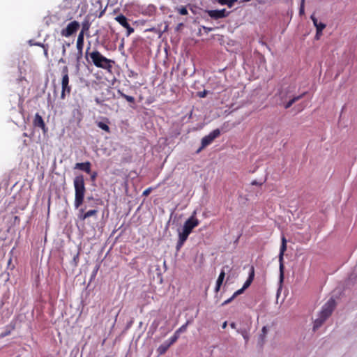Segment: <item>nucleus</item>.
<instances>
[{
	"label": "nucleus",
	"mask_w": 357,
	"mask_h": 357,
	"mask_svg": "<svg viewBox=\"0 0 357 357\" xmlns=\"http://www.w3.org/2000/svg\"><path fill=\"white\" fill-rule=\"evenodd\" d=\"M73 185L75 188L74 205L77 208L83 204L86 192L84 176L82 174L76 176L73 181Z\"/></svg>",
	"instance_id": "nucleus-1"
},
{
	"label": "nucleus",
	"mask_w": 357,
	"mask_h": 357,
	"mask_svg": "<svg viewBox=\"0 0 357 357\" xmlns=\"http://www.w3.org/2000/svg\"><path fill=\"white\" fill-rule=\"evenodd\" d=\"M335 307V301L333 298H330L322 307L320 312L319 317L314 321V329L320 327L323 323L328 318Z\"/></svg>",
	"instance_id": "nucleus-2"
},
{
	"label": "nucleus",
	"mask_w": 357,
	"mask_h": 357,
	"mask_svg": "<svg viewBox=\"0 0 357 357\" xmlns=\"http://www.w3.org/2000/svg\"><path fill=\"white\" fill-rule=\"evenodd\" d=\"M90 58L97 68L111 71L114 61L104 56L100 52L95 50L89 54Z\"/></svg>",
	"instance_id": "nucleus-3"
},
{
	"label": "nucleus",
	"mask_w": 357,
	"mask_h": 357,
	"mask_svg": "<svg viewBox=\"0 0 357 357\" xmlns=\"http://www.w3.org/2000/svg\"><path fill=\"white\" fill-rule=\"evenodd\" d=\"M69 69L67 66H65L62 68L61 74H62V79H61V87L62 91L61 93V98L65 99L66 93L70 94L71 91V87L69 86Z\"/></svg>",
	"instance_id": "nucleus-4"
},
{
	"label": "nucleus",
	"mask_w": 357,
	"mask_h": 357,
	"mask_svg": "<svg viewBox=\"0 0 357 357\" xmlns=\"http://www.w3.org/2000/svg\"><path fill=\"white\" fill-rule=\"evenodd\" d=\"M282 243L280 245V254H279V262H280V282L282 283L284 280V262H283V256L284 254V252L287 250V240L284 237V236H282Z\"/></svg>",
	"instance_id": "nucleus-5"
},
{
	"label": "nucleus",
	"mask_w": 357,
	"mask_h": 357,
	"mask_svg": "<svg viewBox=\"0 0 357 357\" xmlns=\"http://www.w3.org/2000/svg\"><path fill=\"white\" fill-rule=\"evenodd\" d=\"M220 135V131L219 129H215L212 132H211L208 135L204 137L202 139V145L200 148L197 151V153L200 152L205 147L211 144L213 141L218 137Z\"/></svg>",
	"instance_id": "nucleus-6"
},
{
	"label": "nucleus",
	"mask_w": 357,
	"mask_h": 357,
	"mask_svg": "<svg viewBox=\"0 0 357 357\" xmlns=\"http://www.w3.org/2000/svg\"><path fill=\"white\" fill-rule=\"evenodd\" d=\"M80 27L79 22L74 20L70 22L65 29L61 31V35L63 37L68 38L75 33Z\"/></svg>",
	"instance_id": "nucleus-7"
},
{
	"label": "nucleus",
	"mask_w": 357,
	"mask_h": 357,
	"mask_svg": "<svg viewBox=\"0 0 357 357\" xmlns=\"http://www.w3.org/2000/svg\"><path fill=\"white\" fill-rule=\"evenodd\" d=\"M196 211L185 222L183 229L188 233H191L192 229L199 225V221L195 218Z\"/></svg>",
	"instance_id": "nucleus-8"
},
{
	"label": "nucleus",
	"mask_w": 357,
	"mask_h": 357,
	"mask_svg": "<svg viewBox=\"0 0 357 357\" xmlns=\"http://www.w3.org/2000/svg\"><path fill=\"white\" fill-rule=\"evenodd\" d=\"M33 126L35 128H40L43 134H46L47 132L48 128L46 126L43 117L38 113H36L34 116Z\"/></svg>",
	"instance_id": "nucleus-9"
},
{
	"label": "nucleus",
	"mask_w": 357,
	"mask_h": 357,
	"mask_svg": "<svg viewBox=\"0 0 357 357\" xmlns=\"http://www.w3.org/2000/svg\"><path fill=\"white\" fill-rule=\"evenodd\" d=\"M206 13L208 16L214 20L226 17L229 13L225 8L222 10H206Z\"/></svg>",
	"instance_id": "nucleus-10"
},
{
	"label": "nucleus",
	"mask_w": 357,
	"mask_h": 357,
	"mask_svg": "<svg viewBox=\"0 0 357 357\" xmlns=\"http://www.w3.org/2000/svg\"><path fill=\"white\" fill-rule=\"evenodd\" d=\"M91 164L89 161L85 162H77L75 164L74 169H79L87 174L91 173Z\"/></svg>",
	"instance_id": "nucleus-11"
},
{
	"label": "nucleus",
	"mask_w": 357,
	"mask_h": 357,
	"mask_svg": "<svg viewBox=\"0 0 357 357\" xmlns=\"http://www.w3.org/2000/svg\"><path fill=\"white\" fill-rule=\"evenodd\" d=\"M254 278H255V268L253 266H252L250 268V270L249 276H248L247 280L245 281V282L244 283L243 288L245 289L248 288L250 286L251 283L252 282Z\"/></svg>",
	"instance_id": "nucleus-12"
},
{
	"label": "nucleus",
	"mask_w": 357,
	"mask_h": 357,
	"mask_svg": "<svg viewBox=\"0 0 357 357\" xmlns=\"http://www.w3.org/2000/svg\"><path fill=\"white\" fill-rule=\"evenodd\" d=\"M314 26L316 27L317 31L319 32H322L323 30L326 28V25L324 23L319 22L318 20L314 17V15H312L310 17Z\"/></svg>",
	"instance_id": "nucleus-13"
},
{
	"label": "nucleus",
	"mask_w": 357,
	"mask_h": 357,
	"mask_svg": "<svg viewBox=\"0 0 357 357\" xmlns=\"http://www.w3.org/2000/svg\"><path fill=\"white\" fill-rule=\"evenodd\" d=\"M115 20L118 22L123 27H127L130 24L128 22L126 17L122 14L117 15Z\"/></svg>",
	"instance_id": "nucleus-14"
},
{
	"label": "nucleus",
	"mask_w": 357,
	"mask_h": 357,
	"mask_svg": "<svg viewBox=\"0 0 357 357\" xmlns=\"http://www.w3.org/2000/svg\"><path fill=\"white\" fill-rule=\"evenodd\" d=\"M84 35H83V32H79L77 39L76 47L77 49H82L84 48Z\"/></svg>",
	"instance_id": "nucleus-15"
},
{
	"label": "nucleus",
	"mask_w": 357,
	"mask_h": 357,
	"mask_svg": "<svg viewBox=\"0 0 357 357\" xmlns=\"http://www.w3.org/2000/svg\"><path fill=\"white\" fill-rule=\"evenodd\" d=\"M305 93H302L301 95L297 96L291 98L289 101H288L285 105H284L285 109H288L292 106L294 103H295L296 101L301 99L304 96Z\"/></svg>",
	"instance_id": "nucleus-16"
},
{
	"label": "nucleus",
	"mask_w": 357,
	"mask_h": 357,
	"mask_svg": "<svg viewBox=\"0 0 357 357\" xmlns=\"http://www.w3.org/2000/svg\"><path fill=\"white\" fill-rule=\"evenodd\" d=\"M169 347L170 345L168 344L167 342H165L158 347L157 352L159 355H163L167 352Z\"/></svg>",
	"instance_id": "nucleus-17"
},
{
	"label": "nucleus",
	"mask_w": 357,
	"mask_h": 357,
	"mask_svg": "<svg viewBox=\"0 0 357 357\" xmlns=\"http://www.w3.org/2000/svg\"><path fill=\"white\" fill-rule=\"evenodd\" d=\"M117 93L119 94V96L124 99H126L128 102L130 103H135V99L133 96H130L128 95L125 94L122 91L118 90Z\"/></svg>",
	"instance_id": "nucleus-18"
},
{
	"label": "nucleus",
	"mask_w": 357,
	"mask_h": 357,
	"mask_svg": "<svg viewBox=\"0 0 357 357\" xmlns=\"http://www.w3.org/2000/svg\"><path fill=\"white\" fill-rule=\"evenodd\" d=\"M98 213V211L96 209L89 210L85 213H84L82 216H80V218L82 220H85L89 217L96 215Z\"/></svg>",
	"instance_id": "nucleus-19"
},
{
	"label": "nucleus",
	"mask_w": 357,
	"mask_h": 357,
	"mask_svg": "<svg viewBox=\"0 0 357 357\" xmlns=\"http://www.w3.org/2000/svg\"><path fill=\"white\" fill-rule=\"evenodd\" d=\"M267 334V328L266 326H264L261 330V333L259 335V343L262 346L265 342V337Z\"/></svg>",
	"instance_id": "nucleus-20"
},
{
	"label": "nucleus",
	"mask_w": 357,
	"mask_h": 357,
	"mask_svg": "<svg viewBox=\"0 0 357 357\" xmlns=\"http://www.w3.org/2000/svg\"><path fill=\"white\" fill-rule=\"evenodd\" d=\"M77 52L75 54V59L77 65L79 64L81 59L83 56V50L82 49H77Z\"/></svg>",
	"instance_id": "nucleus-21"
},
{
	"label": "nucleus",
	"mask_w": 357,
	"mask_h": 357,
	"mask_svg": "<svg viewBox=\"0 0 357 357\" xmlns=\"http://www.w3.org/2000/svg\"><path fill=\"white\" fill-rule=\"evenodd\" d=\"M217 1L221 5H227L229 8H231L234 6V3L237 0H217Z\"/></svg>",
	"instance_id": "nucleus-22"
},
{
	"label": "nucleus",
	"mask_w": 357,
	"mask_h": 357,
	"mask_svg": "<svg viewBox=\"0 0 357 357\" xmlns=\"http://www.w3.org/2000/svg\"><path fill=\"white\" fill-rule=\"evenodd\" d=\"M97 126L98 128L105 130V132H107L108 133L110 132V128L107 123L102 122V121H99L97 123Z\"/></svg>",
	"instance_id": "nucleus-23"
},
{
	"label": "nucleus",
	"mask_w": 357,
	"mask_h": 357,
	"mask_svg": "<svg viewBox=\"0 0 357 357\" xmlns=\"http://www.w3.org/2000/svg\"><path fill=\"white\" fill-rule=\"evenodd\" d=\"M90 28V23L88 20H85L82 24V30L80 32H83V35H84L85 32L88 31Z\"/></svg>",
	"instance_id": "nucleus-24"
},
{
	"label": "nucleus",
	"mask_w": 357,
	"mask_h": 357,
	"mask_svg": "<svg viewBox=\"0 0 357 357\" xmlns=\"http://www.w3.org/2000/svg\"><path fill=\"white\" fill-rule=\"evenodd\" d=\"M190 235V233L187 232L186 231L183 230L178 234V239L181 241H185Z\"/></svg>",
	"instance_id": "nucleus-25"
},
{
	"label": "nucleus",
	"mask_w": 357,
	"mask_h": 357,
	"mask_svg": "<svg viewBox=\"0 0 357 357\" xmlns=\"http://www.w3.org/2000/svg\"><path fill=\"white\" fill-rule=\"evenodd\" d=\"M178 337L179 335L177 333H174V334L166 342H167L168 344L171 346L177 341Z\"/></svg>",
	"instance_id": "nucleus-26"
},
{
	"label": "nucleus",
	"mask_w": 357,
	"mask_h": 357,
	"mask_svg": "<svg viewBox=\"0 0 357 357\" xmlns=\"http://www.w3.org/2000/svg\"><path fill=\"white\" fill-rule=\"evenodd\" d=\"M225 273L223 270L221 271L218 278V280L216 281V283L218 284V285H222V282H223V280H224V278H225Z\"/></svg>",
	"instance_id": "nucleus-27"
},
{
	"label": "nucleus",
	"mask_w": 357,
	"mask_h": 357,
	"mask_svg": "<svg viewBox=\"0 0 357 357\" xmlns=\"http://www.w3.org/2000/svg\"><path fill=\"white\" fill-rule=\"evenodd\" d=\"M188 324V321L186 322L185 324L182 325L179 328H178L175 331V333H177L178 335H180V333H183L186 331Z\"/></svg>",
	"instance_id": "nucleus-28"
},
{
	"label": "nucleus",
	"mask_w": 357,
	"mask_h": 357,
	"mask_svg": "<svg viewBox=\"0 0 357 357\" xmlns=\"http://www.w3.org/2000/svg\"><path fill=\"white\" fill-rule=\"evenodd\" d=\"M177 10H178V13H179L180 15H188V10H187V9H186V8H185V7H184V6H181V8H178L177 9Z\"/></svg>",
	"instance_id": "nucleus-29"
},
{
	"label": "nucleus",
	"mask_w": 357,
	"mask_h": 357,
	"mask_svg": "<svg viewBox=\"0 0 357 357\" xmlns=\"http://www.w3.org/2000/svg\"><path fill=\"white\" fill-rule=\"evenodd\" d=\"M305 14V0H301L300 8H299V15H303Z\"/></svg>",
	"instance_id": "nucleus-30"
},
{
	"label": "nucleus",
	"mask_w": 357,
	"mask_h": 357,
	"mask_svg": "<svg viewBox=\"0 0 357 357\" xmlns=\"http://www.w3.org/2000/svg\"><path fill=\"white\" fill-rule=\"evenodd\" d=\"M153 190V188H152V187H149V188H146L145 190H144L142 195L147 197L148 195H149V194L152 192Z\"/></svg>",
	"instance_id": "nucleus-31"
},
{
	"label": "nucleus",
	"mask_w": 357,
	"mask_h": 357,
	"mask_svg": "<svg viewBox=\"0 0 357 357\" xmlns=\"http://www.w3.org/2000/svg\"><path fill=\"white\" fill-rule=\"evenodd\" d=\"M241 333L242 336L243 337V338L245 339V342H248V341L249 340L248 333L245 330H243V331H241Z\"/></svg>",
	"instance_id": "nucleus-32"
},
{
	"label": "nucleus",
	"mask_w": 357,
	"mask_h": 357,
	"mask_svg": "<svg viewBox=\"0 0 357 357\" xmlns=\"http://www.w3.org/2000/svg\"><path fill=\"white\" fill-rule=\"evenodd\" d=\"M42 48L44 51V56L46 59H49V54H48V45H42Z\"/></svg>",
	"instance_id": "nucleus-33"
},
{
	"label": "nucleus",
	"mask_w": 357,
	"mask_h": 357,
	"mask_svg": "<svg viewBox=\"0 0 357 357\" xmlns=\"http://www.w3.org/2000/svg\"><path fill=\"white\" fill-rule=\"evenodd\" d=\"M127 30V36H129L131 33L134 32V29L129 24L127 27H126Z\"/></svg>",
	"instance_id": "nucleus-34"
},
{
	"label": "nucleus",
	"mask_w": 357,
	"mask_h": 357,
	"mask_svg": "<svg viewBox=\"0 0 357 357\" xmlns=\"http://www.w3.org/2000/svg\"><path fill=\"white\" fill-rule=\"evenodd\" d=\"M245 289H243V287L238 290H237L236 292H234V294H233V298H236L237 296L243 293V291H245Z\"/></svg>",
	"instance_id": "nucleus-35"
},
{
	"label": "nucleus",
	"mask_w": 357,
	"mask_h": 357,
	"mask_svg": "<svg viewBox=\"0 0 357 357\" xmlns=\"http://www.w3.org/2000/svg\"><path fill=\"white\" fill-rule=\"evenodd\" d=\"M98 176V173L96 172H93L91 174V180L92 181H95Z\"/></svg>",
	"instance_id": "nucleus-36"
},
{
	"label": "nucleus",
	"mask_w": 357,
	"mask_h": 357,
	"mask_svg": "<svg viewBox=\"0 0 357 357\" xmlns=\"http://www.w3.org/2000/svg\"><path fill=\"white\" fill-rule=\"evenodd\" d=\"M184 241H181V240L178 239V242H177V245H176V250H179L180 248L183 246V245L184 244Z\"/></svg>",
	"instance_id": "nucleus-37"
},
{
	"label": "nucleus",
	"mask_w": 357,
	"mask_h": 357,
	"mask_svg": "<svg viewBox=\"0 0 357 357\" xmlns=\"http://www.w3.org/2000/svg\"><path fill=\"white\" fill-rule=\"evenodd\" d=\"M206 94H207V91H205V90H204V91H201V92H199V93H198V96H199V97H200V98H204V97H206Z\"/></svg>",
	"instance_id": "nucleus-38"
},
{
	"label": "nucleus",
	"mask_w": 357,
	"mask_h": 357,
	"mask_svg": "<svg viewBox=\"0 0 357 357\" xmlns=\"http://www.w3.org/2000/svg\"><path fill=\"white\" fill-rule=\"evenodd\" d=\"M321 36H322V32H319V31H317L316 35H315V39L319 40Z\"/></svg>",
	"instance_id": "nucleus-39"
},
{
	"label": "nucleus",
	"mask_w": 357,
	"mask_h": 357,
	"mask_svg": "<svg viewBox=\"0 0 357 357\" xmlns=\"http://www.w3.org/2000/svg\"><path fill=\"white\" fill-rule=\"evenodd\" d=\"M251 184L252 185H261L263 184V182L259 183V182H257L256 180H254L252 181Z\"/></svg>",
	"instance_id": "nucleus-40"
},
{
	"label": "nucleus",
	"mask_w": 357,
	"mask_h": 357,
	"mask_svg": "<svg viewBox=\"0 0 357 357\" xmlns=\"http://www.w3.org/2000/svg\"><path fill=\"white\" fill-rule=\"evenodd\" d=\"M234 298H233V296L231 297H230L229 298H228L227 300H226L223 303H222V305H227L228 303H229Z\"/></svg>",
	"instance_id": "nucleus-41"
},
{
	"label": "nucleus",
	"mask_w": 357,
	"mask_h": 357,
	"mask_svg": "<svg viewBox=\"0 0 357 357\" xmlns=\"http://www.w3.org/2000/svg\"><path fill=\"white\" fill-rule=\"evenodd\" d=\"M220 287H221V285H218V284L216 283V286H215V292H218V291H220Z\"/></svg>",
	"instance_id": "nucleus-42"
},
{
	"label": "nucleus",
	"mask_w": 357,
	"mask_h": 357,
	"mask_svg": "<svg viewBox=\"0 0 357 357\" xmlns=\"http://www.w3.org/2000/svg\"><path fill=\"white\" fill-rule=\"evenodd\" d=\"M227 326V321H225V322L222 324V328L223 329H225V328H226Z\"/></svg>",
	"instance_id": "nucleus-43"
},
{
	"label": "nucleus",
	"mask_w": 357,
	"mask_h": 357,
	"mask_svg": "<svg viewBox=\"0 0 357 357\" xmlns=\"http://www.w3.org/2000/svg\"><path fill=\"white\" fill-rule=\"evenodd\" d=\"M35 45L39 46L42 47V45H45V44L40 43H35Z\"/></svg>",
	"instance_id": "nucleus-44"
},
{
	"label": "nucleus",
	"mask_w": 357,
	"mask_h": 357,
	"mask_svg": "<svg viewBox=\"0 0 357 357\" xmlns=\"http://www.w3.org/2000/svg\"><path fill=\"white\" fill-rule=\"evenodd\" d=\"M230 326L232 328H236V324L234 323H231L230 324Z\"/></svg>",
	"instance_id": "nucleus-45"
},
{
	"label": "nucleus",
	"mask_w": 357,
	"mask_h": 357,
	"mask_svg": "<svg viewBox=\"0 0 357 357\" xmlns=\"http://www.w3.org/2000/svg\"><path fill=\"white\" fill-rule=\"evenodd\" d=\"M8 334H9V332H6L5 334L2 335L1 336L3 337V336H6V335H7Z\"/></svg>",
	"instance_id": "nucleus-46"
},
{
	"label": "nucleus",
	"mask_w": 357,
	"mask_h": 357,
	"mask_svg": "<svg viewBox=\"0 0 357 357\" xmlns=\"http://www.w3.org/2000/svg\"><path fill=\"white\" fill-rule=\"evenodd\" d=\"M65 52H66V49H65V47H64V46H63V54H65Z\"/></svg>",
	"instance_id": "nucleus-47"
},
{
	"label": "nucleus",
	"mask_w": 357,
	"mask_h": 357,
	"mask_svg": "<svg viewBox=\"0 0 357 357\" xmlns=\"http://www.w3.org/2000/svg\"><path fill=\"white\" fill-rule=\"evenodd\" d=\"M63 61H63V59H61L59 60V62H63Z\"/></svg>",
	"instance_id": "nucleus-48"
},
{
	"label": "nucleus",
	"mask_w": 357,
	"mask_h": 357,
	"mask_svg": "<svg viewBox=\"0 0 357 357\" xmlns=\"http://www.w3.org/2000/svg\"><path fill=\"white\" fill-rule=\"evenodd\" d=\"M15 220H17L18 217H17V216H15Z\"/></svg>",
	"instance_id": "nucleus-49"
},
{
	"label": "nucleus",
	"mask_w": 357,
	"mask_h": 357,
	"mask_svg": "<svg viewBox=\"0 0 357 357\" xmlns=\"http://www.w3.org/2000/svg\"><path fill=\"white\" fill-rule=\"evenodd\" d=\"M49 205L50 204V200L48 201Z\"/></svg>",
	"instance_id": "nucleus-50"
}]
</instances>
